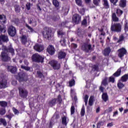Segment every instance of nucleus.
<instances>
[{
	"mask_svg": "<svg viewBox=\"0 0 128 128\" xmlns=\"http://www.w3.org/2000/svg\"><path fill=\"white\" fill-rule=\"evenodd\" d=\"M119 6L122 8H124L126 6V0H120L119 2Z\"/></svg>",
	"mask_w": 128,
	"mask_h": 128,
	"instance_id": "obj_26",
	"label": "nucleus"
},
{
	"mask_svg": "<svg viewBox=\"0 0 128 128\" xmlns=\"http://www.w3.org/2000/svg\"><path fill=\"white\" fill-rule=\"evenodd\" d=\"M122 67H120L116 72H114L112 76H114L115 78H118L120 76V74H122Z\"/></svg>",
	"mask_w": 128,
	"mask_h": 128,
	"instance_id": "obj_23",
	"label": "nucleus"
},
{
	"mask_svg": "<svg viewBox=\"0 0 128 128\" xmlns=\"http://www.w3.org/2000/svg\"><path fill=\"white\" fill-rule=\"evenodd\" d=\"M124 30L125 31V32H128V22H126L124 24Z\"/></svg>",
	"mask_w": 128,
	"mask_h": 128,
	"instance_id": "obj_54",
	"label": "nucleus"
},
{
	"mask_svg": "<svg viewBox=\"0 0 128 128\" xmlns=\"http://www.w3.org/2000/svg\"><path fill=\"white\" fill-rule=\"evenodd\" d=\"M100 2V0H93V4H94L96 6H98Z\"/></svg>",
	"mask_w": 128,
	"mask_h": 128,
	"instance_id": "obj_48",
	"label": "nucleus"
},
{
	"mask_svg": "<svg viewBox=\"0 0 128 128\" xmlns=\"http://www.w3.org/2000/svg\"><path fill=\"white\" fill-rule=\"evenodd\" d=\"M58 12H58V10H54L52 12V18L54 22L58 20V18H60V16L58 14Z\"/></svg>",
	"mask_w": 128,
	"mask_h": 128,
	"instance_id": "obj_15",
	"label": "nucleus"
},
{
	"mask_svg": "<svg viewBox=\"0 0 128 128\" xmlns=\"http://www.w3.org/2000/svg\"><path fill=\"white\" fill-rule=\"evenodd\" d=\"M0 24H6V16L4 14H0Z\"/></svg>",
	"mask_w": 128,
	"mask_h": 128,
	"instance_id": "obj_18",
	"label": "nucleus"
},
{
	"mask_svg": "<svg viewBox=\"0 0 128 128\" xmlns=\"http://www.w3.org/2000/svg\"><path fill=\"white\" fill-rule=\"evenodd\" d=\"M76 3V4L78 6H82V0H75Z\"/></svg>",
	"mask_w": 128,
	"mask_h": 128,
	"instance_id": "obj_55",
	"label": "nucleus"
},
{
	"mask_svg": "<svg viewBox=\"0 0 128 128\" xmlns=\"http://www.w3.org/2000/svg\"><path fill=\"white\" fill-rule=\"evenodd\" d=\"M34 48L36 52H42L44 50V45H42L40 44H36L34 46Z\"/></svg>",
	"mask_w": 128,
	"mask_h": 128,
	"instance_id": "obj_13",
	"label": "nucleus"
},
{
	"mask_svg": "<svg viewBox=\"0 0 128 128\" xmlns=\"http://www.w3.org/2000/svg\"><path fill=\"white\" fill-rule=\"evenodd\" d=\"M82 20V16L78 14H74L72 17V22L74 24H78Z\"/></svg>",
	"mask_w": 128,
	"mask_h": 128,
	"instance_id": "obj_6",
	"label": "nucleus"
},
{
	"mask_svg": "<svg viewBox=\"0 0 128 128\" xmlns=\"http://www.w3.org/2000/svg\"><path fill=\"white\" fill-rule=\"evenodd\" d=\"M76 81H74V79H72L69 82V86H74V83Z\"/></svg>",
	"mask_w": 128,
	"mask_h": 128,
	"instance_id": "obj_50",
	"label": "nucleus"
},
{
	"mask_svg": "<svg viewBox=\"0 0 128 128\" xmlns=\"http://www.w3.org/2000/svg\"><path fill=\"white\" fill-rule=\"evenodd\" d=\"M81 50L84 52L88 54L90 52V50H92V44H88V42H84L82 45Z\"/></svg>",
	"mask_w": 128,
	"mask_h": 128,
	"instance_id": "obj_5",
	"label": "nucleus"
},
{
	"mask_svg": "<svg viewBox=\"0 0 128 128\" xmlns=\"http://www.w3.org/2000/svg\"><path fill=\"white\" fill-rule=\"evenodd\" d=\"M92 68L94 70H98V65L94 64L92 66Z\"/></svg>",
	"mask_w": 128,
	"mask_h": 128,
	"instance_id": "obj_62",
	"label": "nucleus"
},
{
	"mask_svg": "<svg viewBox=\"0 0 128 128\" xmlns=\"http://www.w3.org/2000/svg\"><path fill=\"white\" fill-rule=\"evenodd\" d=\"M68 24V22L65 21V22H62L61 23V26H66V24Z\"/></svg>",
	"mask_w": 128,
	"mask_h": 128,
	"instance_id": "obj_64",
	"label": "nucleus"
},
{
	"mask_svg": "<svg viewBox=\"0 0 128 128\" xmlns=\"http://www.w3.org/2000/svg\"><path fill=\"white\" fill-rule=\"evenodd\" d=\"M52 28H46L45 32H42L44 38L48 40H50L52 38Z\"/></svg>",
	"mask_w": 128,
	"mask_h": 128,
	"instance_id": "obj_3",
	"label": "nucleus"
},
{
	"mask_svg": "<svg viewBox=\"0 0 128 128\" xmlns=\"http://www.w3.org/2000/svg\"><path fill=\"white\" fill-rule=\"evenodd\" d=\"M8 32L10 36H14L16 34V27L12 26H10L8 29Z\"/></svg>",
	"mask_w": 128,
	"mask_h": 128,
	"instance_id": "obj_9",
	"label": "nucleus"
},
{
	"mask_svg": "<svg viewBox=\"0 0 128 128\" xmlns=\"http://www.w3.org/2000/svg\"><path fill=\"white\" fill-rule=\"evenodd\" d=\"M125 84L122 83V81L118 80V83H117V86L118 88V90H122L124 88Z\"/></svg>",
	"mask_w": 128,
	"mask_h": 128,
	"instance_id": "obj_27",
	"label": "nucleus"
},
{
	"mask_svg": "<svg viewBox=\"0 0 128 128\" xmlns=\"http://www.w3.org/2000/svg\"><path fill=\"white\" fill-rule=\"evenodd\" d=\"M14 10L17 14L20 12V6L18 5H16L14 6Z\"/></svg>",
	"mask_w": 128,
	"mask_h": 128,
	"instance_id": "obj_56",
	"label": "nucleus"
},
{
	"mask_svg": "<svg viewBox=\"0 0 128 128\" xmlns=\"http://www.w3.org/2000/svg\"><path fill=\"white\" fill-rule=\"evenodd\" d=\"M75 112H76V108H74V106L72 104L70 107V114L72 116V114H74Z\"/></svg>",
	"mask_w": 128,
	"mask_h": 128,
	"instance_id": "obj_39",
	"label": "nucleus"
},
{
	"mask_svg": "<svg viewBox=\"0 0 128 128\" xmlns=\"http://www.w3.org/2000/svg\"><path fill=\"white\" fill-rule=\"evenodd\" d=\"M49 64L52 66L54 70H60V64L56 60H52L49 62Z\"/></svg>",
	"mask_w": 128,
	"mask_h": 128,
	"instance_id": "obj_7",
	"label": "nucleus"
},
{
	"mask_svg": "<svg viewBox=\"0 0 128 128\" xmlns=\"http://www.w3.org/2000/svg\"><path fill=\"white\" fill-rule=\"evenodd\" d=\"M82 26H86L88 24V21L86 18H84L82 22Z\"/></svg>",
	"mask_w": 128,
	"mask_h": 128,
	"instance_id": "obj_58",
	"label": "nucleus"
},
{
	"mask_svg": "<svg viewBox=\"0 0 128 128\" xmlns=\"http://www.w3.org/2000/svg\"><path fill=\"white\" fill-rule=\"evenodd\" d=\"M98 32H101V34H100V36H106V32H104V28H98Z\"/></svg>",
	"mask_w": 128,
	"mask_h": 128,
	"instance_id": "obj_42",
	"label": "nucleus"
},
{
	"mask_svg": "<svg viewBox=\"0 0 128 128\" xmlns=\"http://www.w3.org/2000/svg\"><path fill=\"white\" fill-rule=\"evenodd\" d=\"M110 48H106L104 50V56H110Z\"/></svg>",
	"mask_w": 128,
	"mask_h": 128,
	"instance_id": "obj_28",
	"label": "nucleus"
},
{
	"mask_svg": "<svg viewBox=\"0 0 128 128\" xmlns=\"http://www.w3.org/2000/svg\"><path fill=\"white\" fill-rule=\"evenodd\" d=\"M111 4H113L114 6H116V3L118 2V0H110Z\"/></svg>",
	"mask_w": 128,
	"mask_h": 128,
	"instance_id": "obj_59",
	"label": "nucleus"
},
{
	"mask_svg": "<svg viewBox=\"0 0 128 128\" xmlns=\"http://www.w3.org/2000/svg\"><path fill=\"white\" fill-rule=\"evenodd\" d=\"M128 80V74H125L122 76L119 80H120L122 82H126Z\"/></svg>",
	"mask_w": 128,
	"mask_h": 128,
	"instance_id": "obj_30",
	"label": "nucleus"
},
{
	"mask_svg": "<svg viewBox=\"0 0 128 128\" xmlns=\"http://www.w3.org/2000/svg\"><path fill=\"white\" fill-rule=\"evenodd\" d=\"M6 84H8L6 80L2 79L0 80V87L1 88H7Z\"/></svg>",
	"mask_w": 128,
	"mask_h": 128,
	"instance_id": "obj_17",
	"label": "nucleus"
},
{
	"mask_svg": "<svg viewBox=\"0 0 128 128\" xmlns=\"http://www.w3.org/2000/svg\"><path fill=\"white\" fill-rule=\"evenodd\" d=\"M42 6V4L40 3H38L37 5H36V8L38 10H40H40H42V8H40V6Z\"/></svg>",
	"mask_w": 128,
	"mask_h": 128,
	"instance_id": "obj_61",
	"label": "nucleus"
},
{
	"mask_svg": "<svg viewBox=\"0 0 128 128\" xmlns=\"http://www.w3.org/2000/svg\"><path fill=\"white\" fill-rule=\"evenodd\" d=\"M124 40V35H121L120 36L119 39L118 40L117 42L118 44L120 42H123Z\"/></svg>",
	"mask_w": 128,
	"mask_h": 128,
	"instance_id": "obj_49",
	"label": "nucleus"
},
{
	"mask_svg": "<svg viewBox=\"0 0 128 128\" xmlns=\"http://www.w3.org/2000/svg\"><path fill=\"white\" fill-rule=\"evenodd\" d=\"M16 78L20 82H26L28 80L26 73L23 72H19Z\"/></svg>",
	"mask_w": 128,
	"mask_h": 128,
	"instance_id": "obj_4",
	"label": "nucleus"
},
{
	"mask_svg": "<svg viewBox=\"0 0 128 128\" xmlns=\"http://www.w3.org/2000/svg\"><path fill=\"white\" fill-rule=\"evenodd\" d=\"M0 106L3 108H6L8 106V102L6 101H0Z\"/></svg>",
	"mask_w": 128,
	"mask_h": 128,
	"instance_id": "obj_33",
	"label": "nucleus"
},
{
	"mask_svg": "<svg viewBox=\"0 0 128 128\" xmlns=\"http://www.w3.org/2000/svg\"><path fill=\"white\" fill-rule=\"evenodd\" d=\"M119 52L118 54V56L122 58L123 56H124V54H126V48H122L118 50Z\"/></svg>",
	"mask_w": 128,
	"mask_h": 128,
	"instance_id": "obj_14",
	"label": "nucleus"
},
{
	"mask_svg": "<svg viewBox=\"0 0 128 128\" xmlns=\"http://www.w3.org/2000/svg\"><path fill=\"white\" fill-rule=\"evenodd\" d=\"M122 26L120 23L114 22L112 23L110 26V30L112 32H121Z\"/></svg>",
	"mask_w": 128,
	"mask_h": 128,
	"instance_id": "obj_2",
	"label": "nucleus"
},
{
	"mask_svg": "<svg viewBox=\"0 0 128 128\" xmlns=\"http://www.w3.org/2000/svg\"><path fill=\"white\" fill-rule=\"evenodd\" d=\"M112 22H120V18H118V17L116 16V12H114L112 14Z\"/></svg>",
	"mask_w": 128,
	"mask_h": 128,
	"instance_id": "obj_21",
	"label": "nucleus"
},
{
	"mask_svg": "<svg viewBox=\"0 0 128 128\" xmlns=\"http://www.w3.org/2000/svg\"><path fill=\"white\" fill-rule=\"evenodd\" d=\"M103 2H104L103 6L104 7V8H106V10L110 8L108 1V0H103Z\"/></svg>",
	"mask_w": 128,
	"mask_h": 128,
	"instance_id": "obj_35",
	"label": "nucleus"
},
{
	"mask_svg": "<svg viewBox=\"0 0 128 128\" xmlns=\"http://www.w3.org/2000/svg\"><path fill=\"white\" fill-rule=\"evenodd\" d=\"M32 6V4L30 2H28L26 4V8L28 10H30V6Z\"/></svg>",
	"mask_w": 128,
	"mask_h": 128,
	"instance_id": "obj_52",
	"label": "nucleus"
},
{
	"mask_svg": "<svg viewBox=\"0 0 128 128\" xmlns=\"http://www.w3.org/2000/svg\"><path fill=\"white\" fill-rule=\"evenodd\" d=\"M32 60L33 62L43 64L44 62V56H40L38 54H34L32 56Z\"/></svg>",
	"mask_w": 128,
	"mask_h": 128,
	"instance_id": "obj_1",
	"label": "nucleus"
},
{
	"mask_svg": "<svg viewBox=\"0 0 128 128\" xmlns=\"http://www.w3.org/2000/svg\"><path fill=\"white\" fill-rule=\"evenodd\" d=\"M6 108H0V115L4 116L6 114Z\"/></svg>",
	"mask_w": 128,
	"mask_h": 128,
	"instance_id": "obj_45",
	"label": "nucleus"
},
{
	"mask_svg": "<svg viewBox=\"0 0 128 128\" xmlns=\"http://www.w3.org/2000/svg\"><path fill=\"white\" fill-rule=\"evenodd\" d=\"M21 68L22 70H26L27 72H28V70H30V67L26 66H21Z\"/></svg>",
	"mask_w": 128,
	"mask_h": 128,
	"instance_id": "obj_47",
	"label": "nucleus"
},
{
	"mask_svg": "<svg viewBox=\"0 0 128 128\" xmlns=\"http://www.w3.org/2000/svg\"><path fill=\"white\" fill-rule=\"evenodd\" d=\"M57 34L58 36H66V32H64L62 29H60L57 31Z\"/></svg>",
	"mask_w": 128,
	"mask_h": 128,
	"instance_id": "obj_34",
	"label": "nucleus"
},
{
	"mask_svg": "<svg viewBox=\"0 0 128 128\" xmlns=\"http://www.w3.org/2000/svg\"><path fill=\"white\" fill-rule=\"evenodd\" d=\"M37 74L40 78H44V74H42V72L40 71H37Z\"/></svg>",
	"mask_w": 128,
	"mask_h": 128,
	"instance_id": "obj_41",
	"label": "nucleus"
},
{
	"mask_svg": "<svg viewBox=\"0 0 128 128\" xmlns=\"http://www.w3.org/2000/svg\"><path fill=\"white\" fill-rule=\"evenodd\" d=\"M46 52L50 56H54L56 52V49H54V47L52 45H49L47 48Z\"/></svg>",
	"mask_w": 128,
	"mask_h": 128,
	"instance_id": "obj_11",
	"label": "nucleus"
},
{
	"mask_svg": "<svg viewBox=\"0 0 128 128\" xmlns=\"http://www.w3.org/2000/svg\"><path fill=\"white\" fill-rule=\"evenodd\" d=\"M80 114L81 116H84V114H86V110L84 108V105H82L81 111L80 112Z\"/></svg>",
	"mask_w": 128,
	"mask_h": 128,
	"instance_id": "obj_38",
	"label": "nucleus"
},
{
	"mask_svg": "<svg viewBox=\"0 0 128 128\" xmlns=\"http://www.w3.org/2000/svg\"><path fill=\"white\" fill-rule=\"evenodd\" d=\"M7 70L8 72H10L12 74H16V71L18 70V68L16 66H7Z\"/></svg>",
	"mask_w": 128,
	"mask_h": 128,
	"instance_id": "obj_16",
	"label": "nucleus"
},
{
	"mask_svg": "<svg viewBox=\"0 0 128 128\" xmlns=\"http://www.w3.org/2000/svg\"><path fill=\"white\" fill-rule=\"evenodd\" d=\"M66 56V54L64 52H60L58 54V60H62Z\"/></svg>",
	"mask_w": 128,
	"mask_h": 128,
	"instance_id": "obj_25",
	"label": "nucleus"
},
{
	"mask_svg": "<svg viewBox=\"0 0 128 128\" xmlns=\"http://www.w3.org/2000/svg\"><path fill=\"white\" fill-rule=\"evenodd\" d=\"M94 96H91L88 100V106H94Z\"/></svg>",
	"mask_w": 128,
	"mask_h": 128,
	"instance_id": "obj_29",
	"label": "nucleus"
},
{
	"mask_svg": "<svg viewBox=\"0 0 128 128\" xmlns=\"http://www.w3.org/2000/svg\"><path fill=\"white\" fill-rule=\"evenodd\" d=\"M104 124V122L102 121H100L96 124V128H100V126H102Z\"/></svg>",
	"mask_w": 128,
	"mask_h": 128,
	"instance_id": "obj_43",
	"label": "nucleus"
},
{
	"mask_svg": "<svg viewBox=\"0 0 128 128\" xmlns=\"http://www.w3.org/2000/svg\"><path fill=\"white\" fill-rule=\"evenodd\" d=\"M56 104V98H52L48 102V106H50V108H52V106H54Z\"/></svg>",
	"mask_w": 128,
	"mask_h": 128,
	"instance_id": "obj_24",
	"label": "nucleus"
},
{
	"mask_svg": "<svg viewBox=\"0 0 128 128\" xmlns=\"http://www.w3.org/2000/svg\"><path fill=\"white\" fill-rule=\"evenodd\" d=\"M57 100H58L59 104H62V98L61 94H59L58 96Z\"/></svg>",
	"mask_w": 128,
	"mask_h": 128,
	"instance_id": "obj_44",
	"label": "nucleus"
},
{
	"mask_svg": "<svg viewBox=\"0 0 128 128\" xmlns=\"http://www.w3.org/2000/svg\"><path fill=\"white\" fill-rule=\"evenodd\" d=\"M8 37L6 35H2V41L4 42H8Z\"/></svg>",
	"mask_w": 128,
	"mask_h": 128,
	"instance_id": "obj_40",
	"label": "nucleus"
},
{
	"mask_svg": "<svg viewBox=\"0 0 128 128\" xmlns=\"http://www.w3.org/2000/svg\"><path fill=\"white\" fill-rule=\"evenodd\" d=\"M99 90L101 92H103L102 96V100H104V102H108V93L104 92V88L102 86H100Z\"/></svg>",
	"mask_w": 128,
	"mask_h": 128,
	"instance_id": "obj_10",
	"label": "nucleus"
},
{
	"mask_svg": "<svg viewBox=\"0 0 128 128\" xmlns=\"http://www.w3.org/2000/svg\"><path fill=\"white\" fill-rule=\"evenodd\" d=\"M6 32V28L4 26L0 25V32H4V34Z\"/></svg>",
	"mask_w": 128,
	"mask_h": 128,
	"instance_id": "obj_51",
	"label": "nucleus"
},
{
	"mask_svg": "<svg viewBox=\"0 0 128 128\" xmlns=\"http://www.w3.org/2000/svg\"><path fill=\"white\" fill-rule=\"evenodd\" d=\"M7 52H10V54H12V56L14 54V49L12 48V46L11 45L8 46Z\"/></svg>",
	"mask_w": 128,
	"mask_h": 128,
	"instance_id": "obj_31",
	"label": "nucleus"
},
{
	"mask_svg": "<svg viewBox=\"0 0 128 128\" xmlns=\"http://www.w3.org/2000/svg\"><path fill=\"white\" fill-rule=\"evenodd\" d=\"M116 14L118 18H120V16H122V14H124V11H122L120 8H117L116 10Z\"/></svg>",
	"mask_w": 128,
	"mask_h": 128,
	"instance_id": "obj_32",
	"label": "nucleus"
},
{
	"mask_svg": "<svg viewBox=\"0 0 128 128\" xmlns=\"http://www.w3.org/2000/svg\"><path fill=\"white\" fill-rule=\"evenodd\" d=\"M68 122L66 121V116H64L62 118V124H63V126H68Z\"/></svg>",
	"mask_w": 128,
	"mask_h": 128,
	"instance_id": "obj_36",
	"label": "nucleus"
},
{
	"mask_svg": "<svg viewBox=\"0 0 128 128\" xmlns=\"http://www.w3.org/2000/svg\"><path fill=\"white\" fill-rule=\"evenodd\" d=\"M60 42L62 46H64L66 44V39L64 38L62 40H61Z\"/></svg>",
	"mask_w": 128,
	"mask_h": 128,
	"instance_id": "obj_63",
	"label": "nucleus"
},
{
	"mask_svg": "<svg viewBox=\"0 0 128 128\" xmlns=\"http://www.w3.org/2000/svg\"><path fill=\"white\" fill-rule=\"evenodd\" d=\"M18 90L20 98H26L28 96V92L22 88H19Z\"/></svg>",
	"mask_w": 128,
	"mask_h": 128,
	"instance_id": "obj_8",
	"label": "nucleus"
},
{
	"mask_svg": "<svg viewBox=\"0 0 128 128\" xmlns=\"http://www.w3.org/2000/svg\"><path fill=\"white\" fill-rule=\"evenodd\" d=\"M54 117L55 120H58V118H60V114H58V113H55L54 115Z\"/></svg>",
	"mask_w": 128,
	"mask_h": 128,
	"instance_id": "obj_60",
	"label": "nucleus"
},
{
	"mask_svg": "<svg viewBox=\"0 0 128 128\" xmlns=\"http://www.w3.org/2000/svg\"><path fill=\"white\" fill-rule=\"evenodd\" d=\"M115 80H114V77L111 76L109 78V82H112V84L114 83Z\"/></svg>",
	"mask_w": 128,
	"mask_h": 128,
	"instance_id": "obj_57",
	"label": "nucleus"
},
{
	"mask_svg": "<svg viewBox=\"0 0 128 128\" xmlns=\"http://www.w3.org/2000/svg\"><path fill=\"white\" fill-rule=\"evenodd\" d=\"M20 42L22 44L26 46L28 44V37L26 35H22L20 38Z\"/></svg>",
	"mask_w": 128,
	"mask_h": 128,
	"instance_id": "obj_19",
	"label": "nucleus"
},
{
	"mask_svg": "<svg viewBox=\"0 0 128 128\" xmlns=\"http://www.w3.org/2000/svg\"><path fill=\"white\" fill-rule=\"evenodd\" d=\"M0 122H1V124H2L3 126H6V120L1 118H0Z\"/></svg>",
	"mask_w": 128,
	"mask_h": 128,
	"instance_id": "obj_46",
	"label": "nucleus"
},
{
	"mask_svg": "<svg viewBox=\"0 0 128 128\" xmlns=\"http://www.w3.org/2000/svg\"><path fill=\"white\" fill-rule=\"evenodd\" d=\"M1 58L2 62H9V60H10V58L8 56V54L4 52L1 53Z\"/></svg>",
	"mask_w": 128,
	"mask_h": 128,
	"instance_id": "obj_12",
	"label": "nucleus"
},
{
	"mask_svg": "<svg viewBox=\"0 0 128 128\" xmlns=\"http://www.w3.org/2000/svg\"><path fill=\"white\" fill-rule=\"evenodd\" d=\"M36 20L34 18H30L28 20V24H32V26H36L37 24Z\"/></svg>",
	"mask_w": 128,
	"mask_h": 128,
	"instance_id": "obj_20",
	"label": "nucleus"
},
{
	"mask_svg": "<svg viewBox=\"0 0 128 128\" xmlns=\"http://www.w3.org/2000/svg\"><path fill=\"white\" fill-rule=\"evenodd\" d=\"M26 28H28V30H29L30 32H34V28H32L30 27V26H28V24H26Z\"/></svg>",
	"mask_w": 128,
	"mask_h": 128,
	"instance_id": "obj_53",
	"label": "nucleus"
},
{
	"mask_svg": "<svg viewBox=\"0 0 128 128\" xmlns=\"http://www.w3.org/2000/svg\"><path fill=\"white\" fill-rule=\"evenodd\" d=\"M108 77H105L104 79L102 80V84L104 86H106L108 85Z\"/></svg>",
	"mask_w": 128,
	"mask_h": 128,
	"instance_id": "obj_37",
	"label": "nucleus"
},
{
	"mask_svg": "<svg viewBox=\"0 0 128 128\" xmlns=\"http://www.w3.org/2000/svg\"><path fill=\"white\" fill-rule=\"evenodd\" d=\"M52 4L57 8L56 10H58V12H60V2L58 0H52Z\"/></svg>",
	"mask_w": 128,
	"mask_h": 128,
	"instance_id": "obj_22",
	"label": "nucleus"
}]
</instances>
